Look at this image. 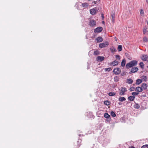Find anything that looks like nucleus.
Wrapping results in <instances>:
<instances>
[{"label":"nucleus","instance_id":"3","mask_svg":"<svg viewBox=\"0 0 148 148\" xmlns=\"http://www.w3.org/2000/svg\"><path fill=\"white\" fill-rule=\"evenodd\" d=\"M109 45L108 42L106 41L104 43H100L99 45V47L100 48H103L108 46Z\"/></svg>","mask_w":148,"mask_h":148},{"label":"nucleus","instance_id":"25","mask_svg":"<svg viewBox=\"0 0 148 148\" xmlns=\"http://www.w3.org/2000/svg\"><path fill=\"white\" fill-rule=\"evenodd\" d=\"M142 81H143L145 82H146L147 81V77L146 76H142Z\"/></svg>","mask_w":148,"mask_h":148},{"label":"nucleus","instance_id":"12","mask_svg":"<svg viewBox=\"0 0 148 148\" xmlns=\"http://www.w3.org/2000/svg\"><path fill=\"white\" fill-rule=\"evenodd\" d=\"M147 27L146 26L144 27L143 28V34L145 35H148V31L147 30Z\"/></svg>","mask_w":148,"mask_h":148},{"label":"nucleus","instance_id":"10","mask_svg":"<svg viewBox=\"0 0 148 148\" xmlns=\"http://www.w3.org/2000/svg\"><path fill=\"white\" fill-rule=\"evenodd\" d=\"M141 59L143 61H146L148 58V56L147 55H143L142 56Z\"/></svg>","mask_w":148,"mask_h":148},{"label":"nucleus","instance_id":"47","mask_svg":"<svg viewBox=\"0 0 148 148\" xmlns=\"http://www.w3.org/2000/svg\"><path fill=\"white\" fill-rule=\"evenodd\" d=\"M77 143H79V142L77 141Z\"/></svg>","mask_w":148,"mask_h":148},{"label":"nucleus","instance_id":"6","mask_svg":"<svg viewBox=\"0 0 148 148\" xmlns=\"http://www.w3.org/2000/svg\"><path fill=\"white\" fill-rule=\"evenodd\" d=\"M97 8H96L90 9V14L93 15L95 14L97 12Z\"/></svg>","mask_w":148,"mask_h":148},{"label":"nucleus","instance_id":"9","mask_svg":"<svg viewBox=\"0 0 148 148\" xmlns=\"http://www.w3.org/2000/svg\"><path fill=\"white\" fill-rule=\"evenodd\" d=\"M105 58L103 56H98L96 58V60L98 62H101Z\"/></svg>","mask_w":148,"mask_h":148},{"label":"nucleus","instance_id":"19","mask_svg":"<svg viewBox=\"0 0 148 148\" xmlns=\"http://www.w3.org/2000/svg\"><path fill=\"white\" fill-rule=\"evenodd\" d=\"M135 97L132 96H131L128 97V99L130 101H134L135 98Z\"/></svg>","mask_w":148,"mask_h":148},{"label":"nucleus","instance_id":"34","mask_svg":"<svg viewBox=\"0 0 148 148\" xmlns=\"http://www.w3.org/2000/svg\"><path fill=\"white\" fill-rule=\"evenodd\" d=\"M143 41L144 42H147L148 41V39L145 36L143 38Z\"/></svg>","mask_w":148,"mask_h":148},{"label":"nucleus","instance_id":"40","mask_svg":"<svg viewBox=\"0 0 148 148\" xmlns=\"http://www.w3.org/2000/svg\"><path fill=\"white\" fill-rule=\"evenodd\" d=\"M125 72H122L121 73V76H123L124 75H125Z\"/></svg>","mask_w":148,"mask_h":148},{"label":"nucleus","instance_id":"33","mask_svg":"<svg viewBox=\"0 0 148 148\" xmlns=\"http://www.w3.org/2000/svg\"><path fill=\"white\" fill-rule=\"evenodd\" d=\"M140 13L141 16H143L144 14V12L143 9H141L140 10Z\"/></svg>","mask_w":148,"mask_h":148},{"label":"nucleus","instance_id":"24","mask_svg":"<svg viewBox=\"0 0 148 148\" xmlns=\"http://www.w3.org/2000/svg\"><path fill=\"white\" fill-rule=\"evenodd\" d=\"M116 93V92H109L108 94V95L110 96H114Z\"/></svg>","mask_w":148,"mask_h":148},{"label":"nucleus","instance_id":"44","mask_svg":"<svg viewBox=\"0 0 148 148\" xmlns=\"http://www.w3.org/2000/svg\"><path fill=\"white\" fill-rule=\"evenodd\" d=\"M102 23H103V24H104V21H102Z\"/></svg>","mask_w":148,"mask_h":148},{"label":"nucleus","instance_id":"8","mask_svg":"<svg viewBox=\"0 0 148 148\" xmlns=\"http://www.w3.org/2000/svg\"><path fill=\"white\" fill-rule=\"evenodd\" d=\"M103 30V28L102 27H99L94 29L95 33H99L101 32Z\"/></svg>","mask_w":148,"mask_h":148},{"label":"nucleus","instance_id":"43","mask_svg":"<svg viewBox=\"0 0 148 148\" xmlns=\"http://www.w3.org/2000/svg\"><path fill=\"white\" fill-rule=\"evenodd\" d=\"M146 22L147 24L148 25V21H147Z\"/></svg>","mask_w":148,"mask_h":148},{"label":"nucleus","instance_id":"13","mask_svg":"<svg viewBox=\"0 0 148 148\" xmlns=\"http://www.w3.org/2000/svg\"><path fill=\"white\" fill-rule=\"evenodd\" d=\"M118 63H119V62L118 61L115 60H114V61L112 62L110 64V65L112 66H116L117 65H118Z\"/></svg>","mask_w":148,"mask_h":148},{"label":"nucleus","instance_id":"2","mask_svg":"<svg viewBox=\"0 0 148 148\" xmlns=\"http://www.w3.org/2000/svg\"><path fill=\"white\" fill-rule=\"evenodd\" d=\"M119 95H123L125 94V93L127 91V89L125 87H121L119 89Z\"/></svg>","mask_w":148,"mask_h":148},{"label":"nucleus","instance_id":"39","mask_svg":"<svg viewBox=\"0 0 148 148\" xmlns=\"http://www.w3.org/2000/svg\"><path fill=\"white\" fill-rule=\"evenodd\" d=\"M141 148H148V145H145L143 146Z\"/></svg>","mask_w":148,"mask_h":148},{"label":"nucleus","instance_id":"7","mask_svg":"<svg viewBox=\"0 0 148 148\" xmlns=\"http://www.w3.org/2000/svg\"><path fill=\"white\" fill-rule=\"evenodd\" d=\"M113 72L116 75H118L121 73V70L119 68H115L114 69Z\"/></svg>","mask_w":148,"mask_h":148},{"label":"nucleus","instance_id":"18","mask_svg":"<svg viewBox=\"0 0 148 148\" xmlns=\"http://www.w3.org/2000/svg\"><path fill=\"white\" fill-rule=\"evenodd\" d=\"M110 50L111 51V52L112 53L116 51V49L114 47H112L110 48Z\"/></svg>","mask_w":148,"mask_h":148},{"label":"nucleus","instance_id":"27","mask_svg":"<svg viewBox=\"0 0 148 148\" xmlns=\"http://www.w3.org/2000/svg\"><path fill=\"white\" fill-rule=\"evenodd\" d=\"M134 107L136 109H139L140 107V106L139 104L135 103V104L134 105Z\"/></svg>","mask_w":148,"mask_h":148},{"label":"nucleus","instance_id":"36","mask_svg":"<svg viewBox=\"0 0 148 148\" xmlns=\"http://www.w3.org/2000/svg\"><path fill=\"white\" fill-rule=\"evenodd\" d=\"M138 94L139 93L138 92H133L132 93V95L133 96H136L138 95Z\"/></svg>","mask_w":148,"mask_h":148},{"label":"nucleus","instance_id":"45","mask_svg":"<svg viewBox=\"0 0 148 148\" xmlns=\"http://www.w3.org/2000/svg\"><path fill=\"white\" fill-rule=\"evenodd\" d=\"M146 2L147 3H148V0H146Z\"/></svg>","mask_w":148,"mask_h":148},{"label":"nucleus","instance_id":"46","mask_svg":"<svg viewBox=\"0 0 148 148\" xmlns=\"http://www.w3.org/2000/svg\"><path fill=\"white\" fill-rule=\"evenodd\" d=\"M78 147H79V145H78Z\"/></svg>","mask_w":148,"mask_h":148},{"label":"nucleus","instance_id":"14","mask_svg":"<svg viewBox=\"0 0 148 148\" xmlns=\"http://www.w3.org/2000/svg\"><path fill=\"white\" fill-rule=\"evenodd\" d=\"M96 40L97 41V42H100L103 41L102 38L101 36H99L96 38Z\"/></svg>","mask_w":148,"mask_h":148},{"label":"nucleus","instance_id":"32","mask_svg":"<svg viewBox=\"0 0 148 148\" xmlns=\"http://www.w3.org/2000/svg\"><path fill=\"white\" fill-rule=\"evenodd\" d=\"M104 104L106 105H109L110 104V102L109 101L107 100L105 101H104Z\"/></svg>","mask_w":148,"mask_h":148},{"label":"nucleus","instance_id":"21","mask_svg":"<svg viewBox=\"0 0 148 148\" xmlns=\"http://www.w3.org/2000/svg\"><path fill=\"white\" fill-rule=\"evenodd\" d=\"M82 5L83 8H86L88 6V4L87 3H82Z\"/></svg>","mask_w":148,"mask_h":148},{"label":"nucleus","instance_id":"11","mask_svg":"<svg viewBox=\"0 0 148 148\" xmlns=\"http://www.w3.org/2000/svg\"><path fill=\"white\" fill-rule=\"evenodd\" d=\"M104 117L106 118L107 119L108 121H109L111 120L110 115L107 113H106L104 114Z\"/></svg>","mask_w":148,"mask_h":148},{"label":"nucleus","instance_id":"22","mask_svg":"<svg viewBox=\"0 0 148 148\" xmlns=\"http://www.w3.org/2000/svg\"><path fill=\"white\" fill-rule=\"evenodd\" d=\"M142 82V80L140 79H138L136 80V84L139 85Z\"/></svg>","mask_w":148,"mask_h":148},{"label":"nucleus","instance_id":"35","mask_svg":"<svg viewBox=\"0 0 148 148\" xmlns=\"http://www.w3.org/2000/svg\"><path fill=\"white\" fill-rule=\"evenodd\" d=\"M99 51L97 50L95 51H94V54L95 55H98L99 54Z\"/></svg>","mask_w":148,"mask_h":148},{"label":"nucleus","instance_id":"38","mask_svg":"<svg viewBox=\"0 0 148 148\" xmlns=\"http://www.w3.org/2000/svg\"><path fill=\"white\" fill-rule=\"evenodd\" d=\"M115 58L116 60H120V56L119 55H116L115 56Z\"/></svg>","mask_w":148,"mask_h":148},{"label":"nucleus","instance_id":"30","mask_svg":"<svg viewBox=\"0 0 148 148\" xmlns=\"http://www.w3.org/2000/svg\"><path fill=\"white\" fill-rule=\"evenodd\" d=\"M114 82H117L119 81V78L118 77L116 76L114 77Z\"/></svg>","mask_w":148,"mask_h":148},{"label":"nucleus","instance_id":"26","mask_svg":"<svg viewBox=\"0 0 148 148\" xmlns=\"http://www.w3.org/2000/svg\"><path fill=\"white\" fill-rule=\"evenodd\" d=\"M127 82L128 84H131L133 82V80L131 79H127Z\"/></svg>","mask_w":148,"mask_h":148},{"label":"nucleus","instance_id":"29","mask_svg":"<svg viewBox=\"0 0 148 148\" xmlns=\"http://www.w3.org/2000/svg\"><path fill=\"white\" fill-rule=\"evenodd\" d=\"M110 114L113 117H115L116 116L114 112L113 111L111 112Z\"/></svg>","mask_w":148,"mask_h":148},{"label":"nucleus","instance_id":"42","mask_svg":"<svg viewBox=\"0 0 148 148\" xmlns=\"http://www.w3.org/2000/svg\"><path fill=\"white\" fill-rule=\"evenodd\" d=\"M130 148H135V147L133 146H131Z\"/></svg>","mask_w":148,"mask_h":148},{"label":"nucleus","instance_id":"31","mask_svg":"<svg viewBox=\"0 0 148 148\" xmlns=\"http://www.w3.org/2000/svg\"><path fill=\"white\" fill-rule=\"evenodd\" d=\"M139 65L141 68L142 69L144 68V64L143 62H140L139 63Z\"/></svg>","mask_w":148,"mask_h":148},{"label":"nucleus","instance_id":"28","mask_svg":"<svg viewBox=\"0 0 148 148\" xmlns=\"http://www.w3.org/2000/svg\"><path fill=\"white\" fill-rule=\"evenodd\" d=\"M122 47L121 45H119L118 47V50L119 51H122Z\"/></svg>","mask_w":148,"mask_h":148},{"label":"nucleus","instance_id":"17","mask_svg":"<svg viewBox=\"0 0 148 148\" xmlns=\"http://www.w3.org/2000/svg\"><path fill=\"white\" fill-rule=\"evenodd\" d=\"M111 17L112 18V21L113 22L114 21L115 13L114 12H112L111 14Z\"/></svg>","mask_w":148,"mask_h":148},{"label":"nucleus","instance_id":"5","mask_svg":"<svg viewBox=\"0 0 148 148\" xmlns=\"http://www.w3.org/2000/svg\"><path fill=\"white\" fill-rule=\"evenodd\" d=\"M138 70V68L137 67H133L131 69V71L129 72L130 74L132 73H135L137 72Z\"/></svg>","mask_w":148,"mask_h":148},{"label":"nucleus","instance_id":"23","mask_svg":"<svg viewBox=\"0 0 148 148\" xmlns=\"http://www.w3.org/2000/svg\"><path fill=\"white\" fill-rule=\"evenodd\" d=\"M126 60L125 59H123L121 63V66L122 67L124 66L125 64Z\"/></svg>","mask_w":148,"mask_h":148},{"label":"nucleus","instance_id":"15","mask_svg":"<svg viewBox=\"0 0 148 148\" xmlns=\"http://www.w3.org/2000/svg\"><path fill=\"white\" fill-rule=\"evenodd\" d=\"M135 90L136 91L140 92H142L143 91V89L142 88L138 86L136 88Z\"/></svg>","mask_w":148,"mask_h":148},{"label":"nucleus","instance_id":"4","mask_svg":"<svg viewBox=\"0 0 148 148\" xmlns=\"http://www.w3.org/2000/svg\"><path fill=\"white\" fill-rule=\"evenodd\" d=\"M96 25V21L92 19L90 20L89 25L91 27H95Z\"/></svg>","mask_w":148,"mask_h":148},{"label":"nucleus","instance_id":"1","mask_svg":"<svg viewBox=\"0 0 148 148\" xmlns=\"http://www.w3.org/2000/svg\"><path fill=\"white\" fill-rule=\"evenodd\" d=\"M138 62V61L136 60H132L127 64L126 65V68L127 69H129L137 65Z\"/></svg>","mask_w":148,"mask_h":148},{"label":"nucleus","instance_id":"16","mask_svg":"<svg viewBox=\"0 0 148 148\" xmlns=\"http://www.w3.org/2000/svg\"><path fill=\"white\" fill-rule=\"evenodd\" d=\"M141 87L143 88L145 90L147 89V85L146 84L144 83L141 84Z\"/></svg>","mask_w":148,"mask_h":148},{"label":"nucleus","instance_id":"41","mask_svg":"<svg viewBox=\"0 0 148 148\" xmlns=\"http://www.w3.org/2000/svg\"><path fill=\"white\" fill-rule=\"evenodd\" d=\"M101 17L102 18V19L103 20L104 19V16H103V14H101Z\"/></svg>","mask_w":148,"mask_h":148},{"label":"nucleus","instance_id":"48","mask_svg":"<svg viewBox=\"0 0 148 148\" xmlns=\"http://www.w3.org/2000/svg\"><path fill=\"white\" fill-rule=\"evenodd\" d=\"M147 68H148V66H147Z\"/></svg>","mask_w":148,"mask_h":148},{"label":"nucleus","instance_id":"37","mask_svg":"<svg viewBox=\"0 0 148 148\" xmlns=\"http://www.w3.org/2000/svg\"><path fill=\"white\" fill-rule=\"evenodd\" d=\"M105 70L106 71H108L109 72V71H110L111 70V68H105Z\"/></svg>","mask_w":148,"mask_h":148},{"label":"nucleus","instance_id":"20","mask_svg":"<svg viewBox=\"0 0 148 148\" xmlns=\"http://www.w3.org/2000/svg\"><path fill=\"white\" fill-rule=\"evenodd\" d=\"M119 101L123 102L126 100V99L124 97H120L119 98Z\"/></svg>","mask_w":148,"mask_h":148}]
</instances>
